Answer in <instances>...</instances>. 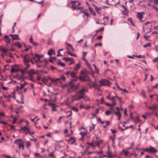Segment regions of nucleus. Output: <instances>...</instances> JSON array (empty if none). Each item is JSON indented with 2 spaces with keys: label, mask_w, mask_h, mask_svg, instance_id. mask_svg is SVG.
I'll list each match as a JSON object with an SVG mask.
<instances>
[{
  "label": "nucleus",
  "mask_w": 158,
  "mask_h": 158,
  "mask_svg": "<svg viewBox=\"0 0 158 158\" xmlns=\"http://www.w3.org/2000/svg\"><path fill=\"white\" fill-rule=\"evenodd\" d=\"M86 88H83L77 92L76 94L71 97V100L72 102L78 101L81 99L84 98V93L87 91Z\"/></svg>",
  "instance_id": "1"
},
{
  "label": "nucleus",
  "mask_w": 158,
  "mask_h": 158,
  "mask_svg": "<svg viewBox=\"0 0 158 158\" xmlns=\"http://www.w3.org/2000/svg\"><path fill=\"white\" fill-rule=\"evenodd\" d=\"M50 79L52 82L53 83L54 85H57V81L58 80V79H55L54 78H51L49 76L43 77L41 78V80L43 82H45L46 81H48Z\"/></svg>",
  "instance_id": "2"
},
{
  "label": "nucleus",
  "mask_w": 158,
  "mask_h": 158,
  "mask_svg": "<svg viewBox=\"0 0 158 158\" xmlns=\"http://www.w3.org/2000/svg\"><path fill=\"white\" fill-rule=\"evenodd\" d=\"M71 3L72 4L71 7L73 8L74 10H78L81 8L80 7H78V6L80 4V3L77 1H71Z\"/></svg>",
  "instance_id": "3"
},
{
  "label": "nucleus",
  "mask_w": 158,
  "mask_h": 158,
  "mask_svg": "<svg viewBox=\"0 0 158 158\" xmlns=\"http://www.w3.org/2000/svg\"><path fill=\"white\" fill-rule=\"evenodd\" d=\"M28 56L29 54H27L23 57L24 63L27 66V68H29L30 67L29 62L30 61L31 59V58Z\"/></svg>",
  "instance_id": "4"
},
{
  "label": "nucleus",
  "mask_w": 158,
  "mask_h": 158,
  "mask_svg": "<svg viewBox=\"0 0 158 158\" xmlns=\"http://www.w3.org/2000/svg\"><path fill=\"white\" fill-rule=\"evenodd\" d=\"M31 55L33 56V59L35 60L36 63H41L42 62L40 60V58L42 56H40L37 54H31Z\"/></svg>",
  "instance_id": "5"
},
{
  "label": "nucleus",
  "mask_w": 158,
  "mask_h": 158,
  "mask_svg": "<svg viewBox=\"0 0 158 158\" xmlns=\"http://www.w3.org/2000/svg\"><path fill=\"white\" fill-rule=\"evenodd\" d=\"M77 73L76 72L72 71L70 72L68 71L65 73V74H66L68 77L70 76L73 78H76Z\"/></svg>",
  "instance_id": "6"
},
{
  "label": "nucleus",
  "mask_w": 158,
  "mask_h": 158,
  "mask_svg": "<svg viewBox=\"0 0 158 158\" xmlns=\"http://www.w3.org/2000/svg\"><path fill=\"white\" fill-rule=\"evenodd\" d=\"M109 82V81L107 79H102L99 81L100 83V86L107 85H108Z\"/></svg>",
  "instance_id": "7"
},
{
  "label": "nucleus",
  "mask_w": 158,
  "mask_h": 158,
  "mask_svg": "<svg viewBox=\"0 0 158 158\" xmlns=\"http://www.w3.org/2000/svg\"><path fill=\"white\" fill-rule=\"evenodd\" d=\"M144 151L147 152H152L155 153L157 152V151L153 147L150 146L149 148H147L145 149Z\"/></svg>",
  "instance_id": "8"
},
{
  "label": "nucleus",
  "mask_w": 158,
  "mask_h": 158,
  "mask_svg": "<svg viewBox=\"0 0 158 158\" xmlns=\"http://www.w3.org/2000/svg\"><path fill=\"white\" fill-rule=\"evenodd\" d=\"M79 83H78L77 85L74 86L73 85H71V87L68 89V91L69 93H71L72 92H74L78 89V85Z\"/></svg>",
  "instance_id": "9"
},
{
  "label": "nucleus",
  "mask_w": 158,
  "mask_h": 158,
  "mask_svg": "<svg viewBox=\"0 0 158 158\" xmlns=\"http://www.w3.org/2000/svg\"><path fill=\"white\" fill-rule=\"evenodd\" d=\"M21 69H19L18 66L17 65H15L14 66L12 67L11 70V73L16 72L18 71H20Z\"/></svg>",
  "instance_id": "10"
},
{
  "label": "nucleus",
  "mask_w": 158,
  "mask_h": 158,
  "mask_svg": "<svg viewBox=\"0 0 158 158\" xmlns=\"http://www.w3.org/2000/svg\"><path fill=\"white\" fill-rule=\"evenodd\" d=\"M79 79L81 81H90V78L87 76H84L80 77Z\"/></svg>",
  "instance_id": "11"
},
{
  "label": "nucleus",
  "mask_w": 158,
  "mask_h": 158,
  "mask_svg": "<svg viewBox=\"0 0 158 158\" xmlns=\"http://www.w3.org/2000/svg\"><path fill=\"white\" fill-rule=\"evenodd\" d=\"M21 129L22 130L27 131L25 133L26 134H28L29 135H31V132L30 131V129L28 128L27 127L25 126H24L23 127H21Z\"/></svg>",
  "instance_id": "12"
},
{
  "label": "nucleus",
  "mask_w": 158,
  "mask_h": 158,
  "mask_svg": "<svg viewBox=\"0 0 158 158\" xmlns=\"http://www.w3.org/2000/svg\"><path fill=\"white\" fill-rule=\"evenodd\" d=\"M4 37L5 38L4 41L6 43L7 46H8V45L10 44V39L8 37V36L7 35H5Z\"/></svg>",
  "instance_id": "13"
},
{
  "label": "nucleus",
  "mask_w": 158,
  "mask_h": 158,
  "mask_svg": "<svg viewBox=\"0 0 158 158\" xmlns=\"http://www.w3.org/2000/svg\"><path fill=\"white\" fill-rule=\"evenodd\" d=\"M143 12H138L137 14V17L142 22H143L142 20L143 18Z\"/></svg>",
  "instance_id": "14"
},
{
  "label": "nucleus",
  "mask_w": 158,
  "mask_h": 158,
  "mask_svg": "<svg viewBox=\"0 0 158 158\" xmlns=\"http://www.w3.org/2000/svg\"><path fill=\"white\" fill-rule=\"evenodd\" d=\"M14 143L15 144H16L18 145V146H19V145H20L21 144L23 143V141L22 140V139H17L15 141Z\"/></svg>",
  "instance_id": "15"
},
{
  "label": "nucleus",
  "mask_w": 158,
  "mask_h": 158,
  "mask_svg": "<svg viewBox=\"0 0 158 158\" xmlns=\"http://www.w3.org/2000/svg\"><path fill=\"white\" fill-rule=\"evenodd\" d=\"M124 10L123 11V15H127L128 14V10L127 8L123 5H122Z\"/></svg>",
  "instance_id": "16"
},
{
  "label": "nucleus",
  "mask_w": 158,
  "mask_h": 158,
  "mask_svg": "<svg viewBox=\"0 0 158 158\" xmlns=\"http://www.w3.org/2000/svg\"><path fill=\"white\" fill-rule=\"evenodd\" d=\"M30 42L33 45L36 46L38 45V44L34 41L32 39V35L31 36V38L30 39Z\"/></svg>",
  "instance_id": "17"
},
{
  "label": "nucleus",
  "mask_w": 158,
  "mask_h": 158,
  "mask_svg": "<svg viewBox=\"0 0 158 158\" xmlns=\"http://www.w3.org/2000/svg\"><path fill=\"white\" fill-rule=\"evenodd\" d=\"M29 68H27V67L24 68L23 69H21L20 71L23 74H24L25 73H28V72L27 71V69Z\"/></svg>",
  "instance_id": "18"
},
{
  "label": "nucleus",
  "mask_w": 158,
  "mask_h": 158,
  "mask_svg": "<svg viewBox=\"0 0 158 158\" xmlns=\"http://www.w3.org/2000/svg\"><path fill=\"white\" fill-rule=\"evenodd\" d=\"M62 59L67 61H73V63L74 62V60L72 58H69V57H64V58H63Z\"/></svg>",
  "instance_id": "19"
},
{
  "label": "nucleus",
  "mask_w": 158,
  "mask_h": 158,
  "mask_svg": "<svg viewBox=\"0 0 158 158\" xmlns=\"http://www.w3.org/2000/svg\"><path fill=\"white\" fill-rule=\"evenodd\" d=\"M0 51L3 53H6L8 51V50L5 49L3 46L0 47Z\"/></svg>",
  "instance_id": "20"
},
{
  "label": "nucleus",
  "mask_w": 158,
  "mask_h": 158,
  "mask_svg": "<svg viewBox=\"0 0 158 158\" xmlns=\"http://www.w3.org/2000/svg\"><path fill=\"white\" fill-rule=\"evenodd\" d=\"M114 113L116 115V116L118 117V120H120V118L121 117V114L119 111L115 112Z\"/></svg>",
  "instance_id": "21"
},
{
  "label": "nucleus",
  "mask_w": 158,
  "mask_h": 158,
  "mask_svg": "<svg viewBox=\"0 0 158 158\" xmlns=\"http://www.w3.org/2000/svg\"><path fill=\"white\" fill-rule=\"evenodd\" d=\"M89 86L90 88H91L93 87H94L95 88H96L98 86V84H97L96 82H94L93 83V85H91V84H89Z\"/></svg>",
  "instance_id": "22"
},
{
  "label": "nucleus",
  "mask_w": 158,
  "mask_h": 158,
  "mask_svg": "<svg viewBox=\"0 0 158 158\" xmlns=\"http://www.w3.org/2000/svg\"><path fill=\"white\" fill-rule=\"evenodd\" d=\"M81 63V62L80 61L79 62V63H77L76 64V66L75 68L74 69V70L75 71H77L78 70L79 68L80 67V64Z\"/></svg>",
  "instance_id": "23"
},
{
  "label": "nucleus",
  "mask_w": 158,
  "mask_h": 158,
  "mask_svg": "<svg viewBox=\"0 0 158 158\" xmlns=\"http://www.w3.org/2000/svg\"><path fill=\"white\" fill-rule=\"evenodd\" d=\"M135 124H137L140 122V120L139 119V118L138 117L134 118L133 120Z\"/></svg>",
  "instance_id": "24"
},
{
  "label": "nucleus",
  "mask_w": 158,
  "mask_h": 158,
  "mask_svg": "<svg viewBox=\"0 0 158 158\" xmlns=\"http://www.w3.org/2000/svg\"><path fill=\"white\" fill-rule=\"evenodd\" d=\"M14 45L19 48H21L22 47L21 44L19 42H16L15 43Z\"/></svg>",
  "instance_id": "25"
},
{
  "label": "nucleus",
  "mask_w": 158,
  "mask_h": 158,
  "mask_svg": "<svg viewBox=\"0 0 158 158\" xmlns=\"http://www.w3.org/2000/svg\"><path fill=\"white\" fill-rule=\"evenodd\" d=\"M94 6H95V9L97 11V13H98L99 14H101L99 12V11L102 9V7H98L95 5H94Z\"/></svg>",
  "instance_id": "26"
},
{
  "label": "nucleus",
  "mask_w": 158,
  "mask_h": 158,
  "mask_svg": "<svg viewBox=\"0 0 158 158\" xmlns=\"http://www.w3.org/2000/svg\"><path fill=\"white\" fill-rule=\"evenodd\" d=\"M124 154V155L125 156H127L128 155V154L129 153V152L127 150H126L124 149H123L122 151V152H121V154H123V153Z\"/></svg>",
  "instance_id": "27"
},
{
  "label": "nucleus",
  "mask_w": 158,
  "mask_h": 158,
  "mask_svg": "<svg viewBox=\"0 0 158 158\" xmlns=\"http://www.w3.org/2000/svg\"><path fill=\"white\" fill-rule=\"evenodd\" d=\"M85 61V64L90 69H91V67L90 64L89 63L88 61L87 60H86Z\"/></svg>",
  "instance_id": "28"
},
{
  "label": "nucleus",
  "mask_w": 158,
  "mask_h": 158,
  "mask_svg": "<svg viewBox=\"0 0 158 158\" xmlns=\"http://www.w3.org/2000/svg\"><path fill=\"white\" fill-rule=\"evenodd\" d=\"M87 52H83L82 53L83 54V56H82V59L84 60V61H85L86 60L85 58V57L86 56V54H87Z\"/></svg>",
  "instance_id": "29"
},
{
  "label": "nucleus",
  "mask_w": 158,
  "mask_h": 158,
  "mask_svg": "<svg viewBox=\"0 0 158 158\" xmlns=\"http://www.w3.org/2000/svg\"><path fill=\"white\" fill-rule=\"evenodd\" d=\"M54 53V52L53 51V50L52 49H50L48 52V54L49 55H52L53 53Z\"/></svg>",
  "instance_id": "30"
},
{
  "label": "nucleus",
  "mask_w": 158,
  "mask_h": 158,
  "mask_svg": "<svg viewBox=\"0 0 158 158\" xmlns=\"http://www.w3.org/2000/svg\"><path fill=\"white\" fill-rule=\"evenodd\" d=\"M28 73L30 76L32 75L33 74H35V72L34 71L33 69L31 70L29 72H28Z\"/></svg>",
  "instance_id": "31"
},
{
  "label": "nucleus",
  "mask_w": 158,
  "mask_h": 158,
  "mask_svg": "<svg viewBox=\"0 0 158 158\" xmlns=\"http://www.w3.org/2000/svg\"><path fill=\"white\" fill-rule=\"evenodd\" d=\"M58 64L59 65H60L62 67H64L65 66V64L63 63L60 60H59Z\"/></svg>",
  "instance_id": "32"
},
{
  "label": "nucleus",
  "mask_w": 158,
  "mask_h": 158,
  "mask_svg": "<svg viewBox=\"0 0 158 158\" xmlns=\"http://www.w3.org/2000/svg\"><path fill=\"white\" fill-rule=\"evenodd\" d=\"M56 79H58V80L57 81H59L60 80H65V78L64 75H62L60 78H57Z\"/></svg>",
  "instance_id": "33"
},
{
  "label": "nucleus",
  "mask_w": 158,
  "mask_h": 158,
  "mask_svg": "<svg viewBox=\"0 0 158 158\" xmlns=\"http://www.w3.org/2000/svg\"><path fill=\"white\" fill-rule=\"evenodd\" d=\"M149 2H150L154 3L155 4H158V0H150Z\"/></svg>",
  "instance_id": "34"
},
{
  "label": "nucleus",
  "mask_w": 158,
  "mask_h": 158,
  "mask_svg": "<svg viewBox=\"0 0 158 158\" xmlns=\"http://www.w3.org/2000/svg\"><path fill=\"white\" fill-rule=\"evenodd\" d=\"M81 12L84 13V14L85 15L87 16V18L86 20V21H87L88 19V17L89 16L88 13L87 12L85 11H83Z\"/></svg>",
  "instance_id": "35"
},
{
  "label": "nucleus",
  "mask_w": 158,
  "mask_h": 158,
  "mask_svg": "<svg viewBox=\"0 0 158 158\" xmlns=\"http://www.w3.org/2000/svg\"><path fill=\"white\" fill-rule=\"evenodd\" d=\"M19 148L22 149L23 150H24V146L23 144V143L22 144H20L19 146H18Z\"/></svg>",
  "instance_id": "36"
},
{
  "label": "nucleus",
  "mask_w": 158,
  "mask_h": 158,
  "mask_svg": "<svg viewBox=\"0 0 158 158\" xmlns=\"http://www.w3.org/2000/svg\"><path fill=\"white\" fill-rule=\"evenodd\" d=\"M92 125L93 126L92 127H89V131L90 132H91L94 130L95 125L93 124H92Z\"/></svg>",
  "instance_id": "37"
},
{
  "label": "nucleus",
  "mask_w": 158,
  "mask_h": 158,
  "mask_svg": "<svg viewBox=\"0 0 158 158\" xmlns=\"http://www.w3.org/2000/svg\"><path fill=\"white\" fill-rule=\"evenodd\" d=\"M20 99H21V101H22L21 103L23 104L24 102L23 101V99H24V96H23V95L22 94H21V95H20Z\"/></svg>",
  "instance_id": "38"
},
{
  "label": "nucleus",
  "mask_w": 158,
  "mask_h": 158,
  "mask_svg": "<svg viewBox=\"0 0 158 158\" xmlns=\"http://www.w3.org/2000/svg\"><path fill=\"white\" fill-rule=\"evenodd\" d=\"M15 35H17L18 36H14L13 38V40H20V39L19 38V35H16V34H15Z\"/></svg>",
  "instance_id": "39"
},
{
  "label": "nucleus",
  "mask_w": 158,
  "mask_h": 158,
  "mask_svg": "<svg viewBox=\"0 0 158 158\" xmlns=\"http://www.w3.org/2000/svg\"><path fill=\"white\" fill-rule=\"evenodd\" d=\"M111 113V111L110 110H107L105 111V114L107 115H109Z\"/></svg>",
  "instance_id": "40"
},
{
  "label": "nucleus",
  "mask_w": 158,
  "mask_h": 158,
  "mask_svg": "<svg viewBox=\"0 0 158 158\" xmlns=\"http://www.w3.org/2000/svg\"><path fill=\"white\" fill-rule=\"evenodd\" d=\"M72 109L73 111L77 112L78 110V109L76 107H72Z\"/></svg>",
  "instance_id": "41"
},
{
  "label": "nucleus",
  "mask_w": 158,
  "mask_h": 158,
  "mask_svg": "<svg viewBox=\"0 0 158 158\" xmlns=\"http://www.w3.org/2000/svg\"><path fill=\"white\" fill-rule=\"evenodd\" d=\"M151 46V44L150 43H148L146 44L145 45H143V47L144 48H146L148 47H150Z\"/></svg>",
  "instance_id": "42"
},
{
  "label": "nucleus",
  "mask_w": 158,
  "mask_h": 158,
  "mask_svg": "<svg viewBox=\"0 0 158 158\" xmlns=\"http://www.w3.org/2000/svg\"><path fill=\"white\" fill-rule=\"evenodd\" d=\"M31 145V143L29 141L26 142V147L27 148H29Z\"/></svg>",
  "instance_id": "43"
},
{
  "label": "nucleus",
  "mask_w": 158,
  "mask_h": 158,
  "mask_svg": "<svg viewBox=\"0 0 158 158\" xmlns=\"http://www.w3.org/2000/svg\"><path fill=\"white\" fill-rule=\"evenodd\" d=\"M148 108L150 109L155 110L156 108V106L155 105H154L153 106H149Z\"/></svg>",
  "instance_id": "44"
},
{
  "label": "nucleus",
  "mask_w": 158,
  "mask_h": 158,
  "mask_svg": "<svg viewBox=\"0 0 158 158\" xmlns=\"http://www.w3.org/2000/svg\"><path fill=\"white\" fill-rule=\"evenodd\" d=\"M69 140L73 141L72 143H73L75 141V138L73 137H71L69 139Z\"/></svg>",
  "instance_id": "45"
},
{
  "label": "nucleus",
  "mask_w": 158,
  "mask_h": 158,
  "mask_svg": "<svg viewBox=\"0 0 158 158\" xmlns=\"http://www.w3.org/2000/svg\"><path fill=\"white\" fill-rule=\"evenodd\" d=\"M141 95L144 98H146V96L145 95V93L144 90H143L142 91Z\"/></svg>",
  "instance_id": "46"
},
{
  "label": "nucleus",
  "mask_w": 158,
  "mask_h": 158,
  "mask_svg": "<svg viewBox=\"0 0 158 158\" xmlns=\"http://www.w3.org/2000/svg\"><path fill=\"white\" fill-rule=\"evenodd\" d=\"M17 121V118H15L14 117L13 119V120L12 122L13 124H15L16 123Z\"/></svg>",
  "instance_id": "47"
},
{
  "label": "nucleus",
  "mask_w": 158,
  "mask_h": 158,
  "mask_svg": "<svg viewBox=\"0 0 158 158\" xmlns=\"http://www.w3.org/2000/svg\"><path fill=\"white\" fill-rule=\"evenodd\" d=\"M67 53L68 54L70 55L71 56H75V55L73 54L71 52L68 51L67 52Z\"/></svg>",
  "instance_id": "48"
},
{
  "label": "nucleus",
  "mask_w": 158,
  "mask_h": 158,
  "mask_svg": "<svg viewBox=\"0 0 158 158\" xmlns=\"http://www.w3.org/2000/svg\"><path fill=\"white\" fill-rule=\"evenodd\" d=\"M8 55L10 58H13V56L11 52H9L8 54Z\"/></svg>",
  "instance_id": "49"
},
{
  "label": "nucleus",
  "mask_w": 158,
  "mask_h": 158,
  "mask_svg": "<svg viewBox=\"0 0 158 158\" xmlns=\"http://www.w3.org/2000/svg\"><path fill=\"white\" fill-rule=\"evenodd\" d=\"M66 44L70 48L73 49V48L72 46L69 44H68L67 43H66Z\"/></svg>",
  "instance_id": "50"
},
{
  "label": "nucleus",
  "mask_w": 158,
  "mask_h": 158,
  "mask_svg": "<svg viewBox=\"0 0 158 158\" xmlns=\"http://www.w3.org/2000/svg\"><path fill=\"white\" fill-rule=\"evenodd\" d=\"M44 2V1H42L40 2H36L39 4H41L42 5V6H43L44 5V4L43 3Z\"/></svg>",
  "instance_id": "51"
},
{
  "label": "nucleus",
  "mask_w": 158,
  "mask_h": 158,
  "mask_svg": "<svg viewBox=\"0 0 158 158\" xmlns=\"http://www.w3.org/2000/svg\"><path fill=\"white\" fill-rule=\"evenodd\" d=\"M49 156H52V157H53V158L55 157V156L53 152H52L49 155Z\"/></svg>",
  "instance_id": "52"
},
{
  "label": "nucleus",
  "mask_w": 158,
  "mask_h": 158,
  "mask_svg": "<svg viewBox=\"0 0 158 158\" xmlns=\"http://www.w3.org/2000/svg\"><path fill=\"white\" fill-rule=\"evenodd\" d=\"M153 61L154 62H158V57H155L153 60Z\"/></svg>",
  "instance_id": "53"
},
{
  "label": "nucleus",
  "mask_w": 158,
  "mask_h": 158,
  "mask_svg": "<svg viewBox=\"0 0 158 158\" xmlns=\"http://www.w3.org/2000/svg\"><path fill=\"white\" fill-rule=\"evenodd\" d=\"M110 130L112 132L113 134H114L117 132V131L114 129H111Z\"/></svg>",
  "instance_id": "54"
},
{
  "label": "nucleus",
  "mask_w": 158,
  "mask_h": 158,
  "mask_svg": "<svg viewBox=\"0 0 158 158\" xmlns=\"http://www.w3.org/2000/svg\"><path fill=\"white\" fill-rule=\"evenodd\" d=\"M48 105L51 106H55V104L54 103H48Z\"/></svg>",
  "instance_id": "55"
},
{
  "label": "nucleus",
  "mask_w": 158,
  "mask_h": 158,
  "mask_svg": "<svg viewBox=\"0 0 158 158\" xmlns=\"http://www.w3.org/2000/svg\"><path fill=\"white\" fill-rule=\"evenodd\" d=\"M10 127L12 130H14L15 129V127L14 126L10 125Z\"/></svg>",
  "instance_id": "56"
},
{
  "label": "nucleus",
  "mask_w": 158,
  "mask_h": 158,
  "mask_svg": "<svg viewBox=\"0 0 158 158\" xmlns=\"http://www.w3.org/2000/svg\"><path fill=\"white\" fill-rule=\"evenodd\" d=\"M105 105L107 106H113V105L109 103H106Z\"/></svg>",
  "instance_id": "57"
},
{
  "label": "nucleus",
  "mask_w": 158,
  "mask_h": 158,
  "mask_svg": "<svg viewBox=\"0 0 158 158\" xmlns=\"http://www.w3.org/2000/svg\"><path fill=\"white\" fill-rule=\"evenodd\" d=\"M87 144L88 145H90L92 147H94V146L93 143H90L88 142V143H87Z\"/></svg>",
  "instance_id": "58"
},
{
  "label": "nucleus",
  "mask_w": 158,
  "mask_h": 158,
  "mask_svg": "<svg viewBox=\"0 0 158 158\" xmlns=\"http://www.w3.org/2000/svg\"><path fill=\"white\" fill-rule=\"evenodd\" d=\"M120 90H121L122 91L125 92L127 94L128 93V92L125 89H120Z\"/></svg>",
  "instance_id": "59"
},
{
  "label": "nucleus",
  "mask_w": 158,
  "mask_h": 158,
  "mask_svg": "<svg viewBox=\"0 0 158 158\" xmlns=\"http://www.w3.org/2000/svg\"><path fill=\"white\" fill-rule=\"evenodd\" d=\"M133 56H136L137 57H138L139 58H140L142 57V56L141 55H133Z\"/></svg>",
  "instance_id": "60"
},
{
  "label": "nucleus",
  "mask_w": 158,
  "mask_h": 158,
  "mask_svg": "<svg viewBox=\"0 0 158 158\" xmlns=\"http://www.w3.org/2000/svg\"><path fill=\"white\" fill-rule=\"evenodd\" d=\"M64 117V116H63L60 117L59 118V119H58V122L60 123V120H61V119Z\"/></svg>",
  "instance_id": "61"
},
{
  "label": "nucleus",
  "mask_w": 158,
  "mask_h": 158,
  "mask_svg": "<svg viewBox=\"0 0 158 158\" xmlns=\"http://www.w3.org/2000/svg\"><path fill=\"white\" fill-rule=\"evenodd\" d=\"M144 38L146 39V40H147L148 38L150 37L149 36L146 35H144Z\"/></svg>",
  "instance_id": "62"
},
{
  "label": "nucleus",
  "mask_w": 158,
  "mask_h": 158,
  "mask_svg": "<svg viewBox=\"0 0 158 158\" xmlns=\"http://www.w3.org/2000/svg\"><path fill=\"white\" fill-rule=\"evenodd\" d=\"M3 156H5L6 158H14L13 157H10L9 156H7V155H4Z\"/></svg>",
  "instance_id": "63"
},
{
  "label": "nucleus",
  "mask_w": 158,
  "mask_h": 158,
  "mask_svg": "<svg viewBox=\"0 0 158 158\" xmlns=\"http://www.w3.org/2000/svg\"><path fill=\"white\" fill-rule=\"evenodd\" d=\"M57 56H62V55H61V54L60 53V52L58 51V52H57Z\"/></svg>",
  "instance_id": "64"
}]
</instances>
